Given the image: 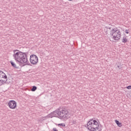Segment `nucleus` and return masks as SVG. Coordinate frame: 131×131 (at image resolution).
Wrapping results in <instances>:
<instances>
[{
    "label": "nucleus",
    "mask_w": 131,
    "mask_h": 131,
    "mask_svg": "<svg viewBox=\"0 0 131 131\" xmlns=\"http://www.w3.org/2000/svg\"><path fill=\"white\" fill-rule=\"evenodd\" d=\"M27 53H23L21 52H16L15 54H13V57L14 59L16 62L19 63V66L21 67H24L25 65H29L32 66V65L28 61L27 59Z\"/></svg>",
    "instance_id": "nucleus-1"
},
{
    "label": "nucleus",
    "mask_w": 131,
    "mask_h": 131,
    "mask_svg": "<svg viewBox=\"0 0 131 131\" xmlns=\"http://www.w3.org/2000/svg\"><path fill=\"white\" fill-rule=\"evenodd\" d=\"M70 109L68 107H59L56 112H54V115H58V118L60 119L68 118L70 114Z\"/></svg>",
    "instance_id": "nucleus-2"
},
{
    "label": "nucleus",
    "mask_w": 131,
    "mask_h": 131,
    "mask_svg": "<svg viewBox=\"0 0 131 131\" xmlns=\"http://www.w3.org/2000/svg\"><path fill=\"white\" fill-rule=\"evenodd\" d=\"M85 127H86L90 131H96L99 129V123L96 120L91 119L89 121Z\"/></svg>",
    "instance_id": "nucleus-3"
},
{
    "label": "nucleus",
    "mask_w": 131,
    "mask_h": 131,
    "mask_svg": "<svg viewBox=\"0 0 131 131\" xmlns=\"http://www.w3.org/2000/svg\"><path fill=\"white\" fill-rule=\"evenodd\" d=\"M110 35L111 38L116 41L120 39L121 37V32H120V30H118L117 28H115L111 30Z\"/></svg>",
    "instance_id": "nucleus-4"
},
{
    "label": "nucleus",
    "mask_w": 131,
    "mask_h": 131,
    "mask_svg": "<svg viewBox=\"0 0 131 131\" xmlns=\"http://www.w3.org/2000/svg\"><path fill=\"white\" fill-rule=\"evenodd\" d=\"M8 81V76L2 71H0V85H3L7 83Z\"/></svg>",
    "instance_id": "nucleus-5"
},
{
    "label": "nucleus",
    "mask_w": 131,
    "mask_h": 131,
    "mask_svg": "<svg viewBox=\"0 0 131 131\" xmlns=\"http://www.w3.org/2000/svg\"><path fill=\"white\" fill-rule=\"evenodd\" d=\"M30 62L31 64H32V65H36L38 62V58L37 57V56L34 54L31 55L30 57Z\"/></svg>",
    "instance_id": "nucleus-6"
},
{
    "label": "nucleus",
    "mask_w": 131,
    "mask_h": 131,
    "mask_svg": "<svg viewBox=\"0 0 131 131\" xmlns=\"http://www.w3.org/2000/svg\"><path fill=\"white\" fill-rule=\"evenodd\" d=\"M8 105L10 109H15L17 107V102L14 100H10L8 102Z\"/></svg>",
    "instance_id": "nucleus-7"
},
{
    "label": "nucleus",
    "mask_w": 131,
    "mask_h": 131,
    "mask_svg": "<svg viewBox=\"0 0 131 131\" xmlns=\"http://www.w3.org/2000/svg\"><path fill=\"white\" fill-rule=\"evenodd\" d=\"M10 63L11 64V66H12V67H13V68H15L16 69H19V67H17V65L16 64V63H15V62H13V61H12V60L10 61Z\"/></svg>",
    "instance_id": "nucleus-8"
},
{
    "label": "nucleus",
    "mask_w": 131,
    "mask_h": 131,
    "mask_svg": "<svg viewBox=\"0 0 131 131\" xmlns=\"http://www.w3.org/2000/svg\"><path fill=\"white\" fill-rule=\"evenodd\" d=\"M115 122L116 123L118 126H119V127H121V126H122V124L121 122H119V121L115 120Z\"/></svg>",
    "instance_id": "nucleus-9"
},
{
    "label": "nucleus",
    "mask_w": 131,
    "mask_h": 131,
    "mask_svg": "<svg viewBox=\"0 0 131 131\" xmlns=\"http://www.w3.org/2000/svg\"><path fill=\"white\" fill-rule=\"evenodd\" d=\"M122 41L124 43H125V42H127V38H126V37H123Z\"/></svg>",
    "instance_id": "nucleus-10"
},
{
    "label": "nucleus",
    "mask_w": 131,
    "mask_h": 131,
    "mask_svg": "<svg viewBox=\"0 0 131 131\" xmlns=\"http://www.w3.org/2000/svg\"><path fill=\"white\" fill-rule=\"evenodd\" d=\"M36 90H37L36 86H33L31 89L32 92H35Z\"/></svg>",
    "instance_id": "nucleus-11"
},
{
    "label": "nucleus",
    "mask_w": 131,
    "mask_h": 131,
    "mask_svg": "<svg viewBox=\"0 0 131 131\" xmlns=\"http://www.w3.org/2000/svg\"><path fill=\"white\" fill-rule=\"evenodd\" d=\"M59 126H65V124L64 123H61V124H58Z\"/></svg>",
    "instance_id": "nucleus-12"
},
{
    "label": "nucleus",
    "mask_w": 131,
    "mask_h": 131,
    "mask_svg": "<svg viewBox=\"0 0 131 131\" xmlns=\"http://www.w3.org/2000/svg\"><path fill=\"white\" fill-rule=\"evenodd\" d=\"M127 90H131V85H129L126 88Z\"/></svg>",
    "instance_id": "nucleus-13"
},
{
    "label": "nucleus",
    "mask_w": 131,
    "mask_h": 131,
    "mask_svg": "<svg viewBox=\"0 0 131 131\" xmlns=\"http://www.w3.org/2000/svg\"><path fill=\"white\" fill-rule=\"evenodd\" d=\"M72 123L73 124H75V123H76V121L74 120L72 121Z\"/></svg>",
    "instance_id": "nucleus-14"
},
{
    "label": "nucleus",
    "mask_w": 131,
    "mask_h": 131,
    "mask_svg": "<svg viewBox=\"0 0 131 131\" xmlns=\"http://www.w3.org/2000/svg\"><path fill=\"white\" fill-rule=\"evenodd\" d=\"M125 33H126L127 34H128L129 32H128V30H125Z\"/></svg>",
    "instance_id": "nucleus-15"
},
{
    "label": "nucleus",
    "mask_w": 131,
    "mask_h": 131,
    "mask_svg": "<svg viewBox=\"0 0 131 131\" xmlns=\"http://www.w3.org/2000/svg\"><path fill=\"white\" fill-rule=\"evenodd\" d=\"M117 67L119 68V69H121L122 68L121 66H119L118 64L117 65Z\"/></svg>",
    "instance_id": "nucleus-16"
},
{
    "label": "nucleus",
    "mask_w": 131,
    "mask_h": 131,
    "mask_svg": "<svg viewBox=\"0 0 131 131\" xmlns=\"http://www.w3.org/2000/svg\"><path fill=\"white\" fill-rule=\"evenodd\" d=\"M53 131H58L56 128H53Z\"/></svg>",
    "instance_id": "nucleus-17"
},
{
    "label": "nucleus",
    "mask_w": 131,
    "mask_h": 131,
    "mask_svg": "<svg viewBox=\"0 0 131 131\" xmlns=\"http://www.w3.org/2000/svg\"><path fill=\"white\" fill-rule=\"evenodd\" d=\"M108 29H111V27L107 28Z\"/></svg>",
    "instance_id": "nucleus-18"
},
{
    "label": "nucleus",
    "mask_w": 131,
    "mask_h": 131,
    "mask_svg": "<svg viewBox=\"0 0 131 131\" xmlns=\"http://www.w3.org/2000/svg\"><path fill=\"white\" fill-rule=\"evenodd\" d=\"M68 1H70V2H72V1H73V0H68Z\"/></svg>",
    "instance_id": "nucleus-19"
},
{
    "label": "nucleus",
    "mask_w": 131,
    "mask_h": 131,
    "mask_svg": "<svg viewBox=\"0 0 131 131\" xmlns=\"http://www.w3.org/2000/svg\"><path fill=\"white\" fill-rule=\"evenodd\" d=\"M16 51H18V50H14V53H15V52Z\"/></svg>",
    "instance_id": "nucleus-20"
}]
</instances>
